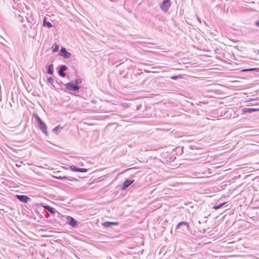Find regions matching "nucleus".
I'll return each instance as SVG.
<instances>
[{"mask_svg": "<svg viewBox=\"0 0 259 259\" xmlns=\"http://www.w3.org/2000/svg\"><path fill=\"white\" fill-rule=\"evenodd\" d=\"M190 229L189 224L186 222H181L177 225L176 230L180 229L179 232L185 233Z\"/></svg>", "mask_w": 259, "mask_h": 259, "instance_id": "f257e3e1", "label": "nucleus"}, {"mask_svg": "<svg viewBox=\"0 0 259 259\" xmlns=\"http://www.w3.org/2000/svg\"><path fill=\"white\" fill-rule=\"evenodd\" d=\"M65 86L67 90L71 91H77L79 89L78 85L72 82L66 83Z\"/></svg>", "mask_w": 259, "mask_h": 259, "instance_id": "f03ea898", "label": "nucleus"}, {"mask_svg": "<svg viewBox=\"0 0 259 259\" xmlns=\"http://www.w3.org/2000/svg\"><path fill=\"white\" fill-rule=\"evenodd\" d=\"M170 7V3L169 0H163L160 5V8L163 11L166 12L168 11Z\"/></svg>", "mask_w": 259, "mask_h": 259, "instance_id": "7ed1b4c3", "label": "nucleus"}, {"mask_svg": "<svg viewBox=\"0 0 259 259\" xmlns=\"http://www.w3.org/2000/svg\"><path fill=\"white\" fill-rule=\"evenodd\" d=\"M59 55L66 59H68L71 57V54L70 53L67 52L65 48L62 47L59 53Z\"/></svg>", "mask_w": 259, "mask_h": 259, "instance_id": "20e7f679", "label": "nucleus"}, {"mask_svg": "<svg viewBox=\"0 0 259 259\" xmlns=\"http://www.w3.org/2000/svg\"><path fill=\"white\" fill-rule=\"evenodd\" d=\"M38 124L39 128L42 131V132L44 134H45L46 136H47L48 135L47 126L46 123L42 121Z\"/></svg>", "mask_w": 259, "mask_h": 259, "instance_id": "39448f33", "label": "nucleus"}, {"mask_svg": "<svg viewBox=\"0 0 259 259\" xmlns=\"http://www.w3.org/2000/svg\"><path fill=\"white\" fill-rule=\"evenodd\" d=\"M43 207L45 209L48 210L52 214L54 215H55L56 213H57L58 215L59 214V213L54 208L49 205H43Z\"/></svg>", "mask_w": 259, "mask_h": 259, "instance_id": "423d86ee", "label": "nucleus"}, {"mask_svg": "<svg viewBox=\"0 0 259 259\" xmlns=\"http://www.w3.org/2000/svg\"><path fill=\"white\" fill-rule=\"evenodd\" d=\"M68 224L72 227H75L77 225V221L71 217L67 216Z\"/></svg>", "mask_w": 259, "mask_h": 259, "instance_id": "0eeeda50", "label": "nucleus"}, {"mask_svg": "<svg viewBox=\"0 0 259 259\" xmlns=\"http://www.w3.org/2000/svg\"><path fill=\"white\" fill-rule=\"evenodd\" d=\"M55 178H56L57 179H58V180H67V181H77V179L75 178H73V177H67V176H56V177H55Z\"/></svg>", "mask_w": 259, "mask_h": 259, "instance_id": "6e6552de", "label": "nucleus"}, {"mask_svg": "<svg viewBox=\"0 0 259 259\" xmlns=\"http://www.w3.org/2000/svg\"><path fill=\"white\" fill-rule=\"evenodd\" d=\"M16 198L21 202L27 203L30 198L26 195H16Z\"/></svg>", "mask_w": 259, "mask_h": 259, "instance_id": "1a4fd4ad", "label": "nucleus"}, {"mask_svg": "<svg viewBox=\"0 0 259 259\" xmlns=\"http://www.w3.org/2000/svg\"><path fill=\"white\" fill-rule=\"evenodd\" d=\"M134 180H126V181H125L122 186L121 190H124L127 187H128L132 184H133L134 183Z\"/></svg>", "mask_w": 259, "mask_h": 259, "instance_id": "9d476101", "label": "nucleus"}, {"mask_svg": "<svg viewBox=\"0 0 259 259\" xmlns=\"http://www.w3.org/2000/svg\"><path fill=\"white\" fill-rule=\"evenodd\" d=\"M67 69V67L64 65H61L60 67V69L59 70V74L60 76L62 77H65L66 75V74L64 72L65 71H66Z\"/></svg>", "mask_w": 259, "mask_h": 259, "instance_id": "9b49d317", "label": "nucleus"}, {"mask_svg": "<svg viewBox=\"0 0 259 259\" xmlns=\"http://www.w3.org/2000/svg\"><path fill=\"white\" fill-rule=\"evenodd\" d=\"M257 111H259V108H245L243 109V112L244 113H251Z\"/></svg>", "mask_w": 259, "mask_h": 259, "instance_id": "f8f14e48", "label": "nucleus"}, {"mask_svg": "<svg viewBox=\"0 0 259 259\" xmlns=\"http://www.w3.org/2000/svg\"><path fill=\"white\" fill-rule=\"evenodd\" d=\"M47 73L50 74H53L54 71V67L52 64L47 67Z\"/></svg>", "mask_w": 259, "mask_h": 259, "instance_id": "ddd939ff", "label": "nucleus"}, {"mask_svg": "<svg viewBox=\"0 0 259 259\" xmlns=\"http://www.w3.org/2000/svg\"><path fill=\"white\" fill-rule=\"evenodd\" d=\"M43 25L44 26H46V27H47L48 28H49L52 27V24L50 22L47 21L46 20V18H44V21H43Z\"/></svg>", "mask_w": 259, "mask_h": 259, "instance_id": "4468645a", "label": "nucleus"}, {"mask_svg": "<svg viewBox=\"0 0 259 259\" xmlns=\"http://www.w3.org/2000/svg\"><path fill=\"white\" fill-rule=\"evenodd\" d=\"M62 129V127H61L60 125H58L53 129V132L55 133L56 134H58V133Z\"/></svg>", "mask_w": 259, "mask_h": 259, "instance_id": "2eb2a0df", "label": "nucleus"}, {"mask_svg": "<svg viewBox=\"0 0 259 259\" xmlns=\"http://www.w3.org/2000/svg\"><path fill=\"white\" fill-rule=\"evenodd\" d=\"M226 203V202H223V203H220V204L214 205L212 208L215 210L219 209L221 207H222L224 205H225Z\"/></svg>", "mask_w": 259, "mask_h": 259, "instance_id": "dca6fc26", "label": "nucleus"}, {"mask_svg": "<svg viewBox=\"0 0 259 259\" xmlns=\"http://www.w3.org/2000/svg\"><path fill=\"white\" fill-rule=\"evenodd\" d=\"M102 226L105 228H109L112 226L111 222H105L102 223Z\"/></svg>", "mask_w": 259, "mask_h": 259, "instance_id": "f3484780", "label": "nucleus"}, {"mask_svg": "<svg viewBox=\"0 0 259 259\" xmlns=\"http://www.w3.org/2000/svg\"><path fill=\"white\" fill-rule=\"evenodd\" d=\"M59 45H57V44H55L53 45V46H52V49H53V52H56L58 51V50H59Z\"/></svg>", "mask_w": 259, "mask_h": 259, "instance_id": "a211bd4d", "label": "nucleus"}, {"mask_svg": "<svg viewBox=\"0 0 259 259\" xmlns=\"http://www.w3.org/2000/svg\"><path fill=\"white\" fill-rule=\"evenodd\" d=\"M88 169L87 168H77V171L76 172H85L88 171Z\"/></svg>", "mask_w": 259, "mask_h": 259, "instance_id": "6ab92c4d", "label": "nucleus"}, {"mask_svg": "<svg viewBox=\"0 0 259 259\" xmlns=\"http://www.w3.org/2000/svg\"><path fill=\"white\" fill-rule=\"evenodd\" d=\"M256 69V68H248V69H243L241 70V71H243V72L250 71L255 70Z\"/></svg>", "mask_w": 259, "mask_h": 259, "instance_id": "aec40b11", "label": "nucleus"}, {"mask_svg": "<svg viewBox=\"0 0 259 259\" xmlns=\"http://www.w3.org/2000/svg\"><path fill=\"white\" fill-rule=\"evenodd\" d=\"M35 118L38 123V124H39V123H40L41 121H42L40 118L37 115H35Z\"/></svg>", "mask_w": 259, "mask_h": 259, "instance_id": "412c9836", "label": "nucleus"}, {"mask_svg": "<svg viewBox=\"0 0 259 259\" xmlns=\"http://www.w3.org/2000/svg\"><path fill=\"white\" fill-rule=\"evenodd\" d=\"M81 79L80 78L76 79L75 81V84H76L77 85L81 84Z\"/></svg>", "mask_w": 259, "mask_h": 259, "instance_id": "4be33fe9", "label": "nucleus"}, {"mask_svg": "<svg viewBox=\"0 0 259 259\" xmlns=\"http://www.w3.org/2000/svg\"><path fill=\"white\" fill-rule=\"evenodd\" d=\"M47 81L48 82L51 83V84H53V82L54 81V79L52 77H49L47 78Z\"/></svg>", "mask_w": 259, "mask_h": 259, "instance_id": "5701e85b", "label": "nucleus"}, {"mask_svg": "<svg viewBox=\"0 0 259 259\" xmlns=\"http://www.w3.org/2000/svg\"><path fill=\"white\" fill-rule=\"evenodd\" d=\"M71 169L73 171H77V168L75 165H72L70 166Z\"/></svg>", "mask_w": 259, "mask_h": 259, "instance_id": "b1692460", "label": "nucleus"}, {"mask_svg": "<svg viewBox=\"0 0 259 259\" xmlns=\"http://www.w3.org/2000/svg\"><path fill=\"white\" fill-rule=\"evenodd\" d=\"M180 77H180V76H179V75H176V76H172L170 77V78H171V79H173V80H176V79H177L178 78H180Z\"/></svg>", "mask_w": 259, "mask_h": 259, "instance_id": "393cba45", "label": "nucleus"}, {"mask_svg": "<svg viewBox=\"0 0 259 259\" xmlns=\"http://www.w3.org/2000/svg\"><path fill=\"white\" fill-rule=\"evenodd\" d=\"M112 223V225H118V223L117 222H111Z\"/></svg>", "mask_w": 259, "mask_h": 259, "instance_id": "a878e982", "label": "nucleus"}, {"mask_svg": "<svg viewBox=\"0 0 259 259\" xmlns=\"http://www.w3.org/2000/svg\"><path fill=\"white\" fill-rule=\"evenodd\" d=\"M255 25L257 26H259V20L255 22Z\"/></svg>", "mask_w": 259, "mask_h": 259, "instance_id": "bb28decb", "label": "nucleus"}, {"mask_svg": "<svg viewBox=\"0 0 259 259\" xmlns=\"http://www.w3.org/2000/svg\"><path fill=\"white\" fill-rule=\"evenodd\" d=\"M197 20H198V22H199L200 23H201V20H200V19L199 18H197Z\"/></svg>", "mask_w": 259, "mask_h": 259, "instance_id": "cd10ccee", "label": "nucleus"}]
</instances>
